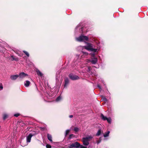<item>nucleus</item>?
I'll return each mask as SVG.
<instances>
[{
	"instance_id": "0eeeda50",
	"label": "nucleus",
	"mask_w": 148,
	"mask_h": 148,
	"mask_svg": "<svg viewBox=\"0 0 148 148\" xmlns=\"http://www.w3.org/2000/svg\"><path fill=\"white\" fill-rule=\"evenodd\" d=\"M69 76L70 79L73 80L78 79H79V77L77 76L72 74H70Z\"/></svg>"
},
{
	"instance_id": "423d86ee",
	"label": "nucleus",
	"mask_w": 148,
	"mask_h": 148,
	"mask_svg": "<svg viewBox=\"0 0 148 148\" xmlns=\"http://www.w3.org/2000/svg\"><path fill=\"white\" fill-rule=\"evenodd\" d=\"M97 58L95 57H94V58H92L90 60H88L87 61H90L91 62L92 64H95L97 62Z\"/></svg>"
},
{
	"instance_id": "1a4fd4ad",
	"label": "nucleus",
	"mask_w": 148,
	"mask_h": 148,
	"mask_svg": "<svg viewBox=\"0 0 148 148\" xmlns=\"http://www.w3.org/2000/svg\"><path fill=\"white\" fill-rule=\"evenodd\" d=\"M33 136V135L31 134H30L27 137V143H29L30 142L31 138Z\"/></svg>"
},
{
	"instance_id": "c756f323",
	"label": "nucleus",
	"mask_w": 148,
	"mask_h": 148,
	"mask_svg": "<svg viewBox=\"0 0 148 148\" xmlns=\"http://www.w3.org/2000/svg\"><path fill=\"white\" fill-rule=\"evenodd\" d=\"M90 54L91 55V56L93 57V58H94V57H95L94 56H95V53H90Z\"/></svg>"
},
{
	"instance_id": "f3484780",
	"label": "nucleus",
	"mask_w": 148,
	"mask_h": 148,
	"mask_svg": "<svg viewBox=\"0 0 148 148\" xmlns=\"http://www.w3.org/2000/svg\"><path fill=\"white\" fill-rule=\"evenodd\" d=\"M101 133V130H99L98 131V132H97L96 135L97 136H99L100 135Z\"/></svg>"
},
{
	"instance_id": "2eb2a0df",
	"label": "nucleus",
	"mask_w": 148,
	"mask_h": 148,
	"mask_svg": "<svg viewBox=\"0 0 148 148\" xmlns=\"http://www.w3.org/2000/svg\"><path fill=\"white\" fill-rule=\"evenodd\" d=\"M8 115L6 114L5 113L3 114V118L4 120H5L8 118Z\"/></svg>"
},
{
	"instance_id": "dca6fc26",
	"label": "nucleus",
	"mask_w": 148,
	"mask_h": 148,
	"mask_svg": "<svg viewBox=\"0 0 148 148\" xmlns=\"http://www.w3.org/2000/svg\"><path fill=\"white\" fill-rule=\"evenodd\" d=\"M110 132L109 131L107 132L105 134L103 135L104 137H106L108 136H109Z\"/></svg>"
},
{
	"instance_id": "c85d7f7f",
	"label": "nucleus",
	"mask_w": 148,
	"mask_h": 148,
	"mask_svg": "<svg viewBox=\"0 0 148 148\" xmlns=\"http://www.w3.org/2000/svg\"><path fill=\"white\" fill-rule=\"evenodd\" d=\"M74 136V135L73 134H71L69 136V138H71L73 136Z\"/></svg>"
},
{
	"instance_id": "bb28decb",
	"label": "nucleus",
	"mask_w": 148,
	"mask_h": 148,
	"mask_svg": "<svg viewBox=\"0 0 148 148\" xmlns=\"http://www.w3.org/2000/svg\"><path fill=\"white\" fill-rule=\"evenodd\" d=\"M19 115V114L18 113L15 114L14 115V116L16 117H18Z\"/></svg>"
},
{
	"instance_id": "2f4dec72",
	"label": "nucleus",
	"mask_w": 148,
	"mask_h": 148,
	"mask_svg": "<svg viewBox=\"0 0 148 148\" xmlns=\"http://www.w3.org/2000/svg\"><path fill=\"white\" fill-rule=\"evenodd\" d=\"M88 71H89L90 70V69H91V67L90 66H88Z\"/></svg>"
},
{
	"instance_id": "a211bd4d",
	"label": "nucleus",
	"mask_w": 148,
	"mask_h": 148,
	"mask_svg": "<svg viewBox=\"0 0 148 148\" xmlns=\"http://www.w3.org/2000/svg\"><path fill=\"white\" fill-rule=\"evenodd\" d=\"M23 51L27 57L29 56V54L28 52L25 51Z\"/></svg>"
},
{
	"instance_id": "b1692460",
	"label": "nucleus",
	"mask_w": 148,
	"mask_h": 148,
	"mask_svg": "<svg viewBox=\"0 0 148 148\" xmlns=\"http://www.w3.org/2000/svg\"><path fill=\"white\" fill-rule=\"evenodd\" d=\"M101 138H99V140L98 141H97V144H99V143H100L101 142Z\"/></svg>"
},
{
	"instance_id": "6e6552de",
	"label": "nucleus",
	"mask_w": 148,
	"mask_h": 148,
	"mask_svg": "<svg viewBox=\"0 0 148 148\" xmlns=\"http://www.w3.org/2000/svg\"><path fill=\"white\" fill-rule=\"evenodd\" d=\"M27 76H28V75L27 74L25 73L24 72H22L19 74L18 75V77L20 79H22Z\"/></svg>"
},
{
	"instance_id": "4be33fe9",
	"label": "nucleus",
	"mask_w": 148,
	"mask_h": 148,
	"mask_svg": "<svg viewBox=\"0 0 148 148\" xmlns=\"http://www.w3.org/2000/svg\"><path fill=\"white\" fill-rule=\"evenodd\" d=\"M11 57L12 59V60H16V61H17V60H18V59L17 58H14V56H12V55L11 56Z\"/></svg>"
},
{
	"instance_id": "39448f33",
	"label": "nucleus",
	"mask_w": 148,
	"mask_h": 148,
	"mask_svg": "<svg viewBox=\"0 0 148 148\" xmlns=\"http://www.w3.org/2000/svg\"><path fill=\"white\" fill-rule=\"evenodd\" d=\"M101 119L103 120H106L107 122L109 123H111V119L110 118H107L106 116H105L103 114H101Z\"/></svg>"
},
{
	"instance_id": "9d476101",
	"label": "nucleus",
	"mask_w": 148,
	"mask_h": 148,
	"mask_svg": "<svg viewBox=\"0 0 148 148\" xmlns=\"http://www.w3.org/2000/svg\"><path fill=\"white\" fill-rule=\"evenodd\" d=\"M18 77V75H12L10 76V79L12 80H16Z\"/></svg>"
},
{
	"instance_id": "cd10ccee",
	"label": "nucleus",
	"mask_w": 148,
	"mask_h": 148,
	"mask_svg": "<svg viewBox=\"0 0 148 148\" xmlns=\"http://www.w3.org/2000/svg\"><path fill=\"white\" fill-rule=\"evenodd\" d=\"M102 98L103 100V101H107V99L106 98H105V97H102Z\"/></svg>"
},
{
	"instance_id": "f257e3e1",
	"label": "nucleus",
	"mask_w": 148,
	"mask_h": 148,
	"mask_svg": "<svg viewBox=\"0 0 148 148\" xmlns=\"http://www.w3.org/2000/svg\"><path fill=\"white\" fill-rule=\"evenodd\" d=\"M93 138V136L91 135H87L83 138L82 140L83 144L86 146L88 145L89 144V141L91 140Z\"/></svg>"
},
{
	"instance_id": "4468645a",
	"label": "nucleus",
	"mask_w": 148,
	"mask_h": 148,
	"mask_svg": "<svg viewBox=\"0 0 148 148\" xmlns=\"http://www.w3.org/2000/svg\"><path fill=\"white\" fill-rule=\"evenodd\" d=\"M47 138L51 142H52V136L51 135L48 134H47Z\"/></svg>"
},
{
	"instance_id": "6ab92c4d",
	"label": "nucleus",
	"mask_w": 148,
	"mask_h": 148,
	"mask_svg": "<svg viewBox=\"0 0 148 148\" xmlns=\"http://www.w3.org/2000/svg\"><path fill=\"white\" fill-rule=\"evenodd\" d=\"M83 53V55H82V56L83 57L84 56H86L88 55V53L86 52H82Z\"/></svg>"
},
{
	"instance_id": "f03ea898",
	"label": "nucleus",
	"mask_w": 148,
	"mask_h": 148,
	"mask_svg": "<svg viewBox=\"0 0 148 148\" xmlns=\"http://www.w3.org/2000/svg\"><path fill=\"white\" fill-rule=\"evenodd\" d=\"M76 40L78 41L84 42H86L88 41V38L87 36L81 35L78 37L76 38Z\"/></svg>"
},
{
	"instance_id": "412c9836",
	"label": "nucleus",
	"mask_w": 148,
	"mask_h": 148,
	"mask_svg": "<svg viewBox=\"0 0 148 148\" xmlns=\"http://www.w3.org/2000/svg\"><path fill=\"white\" fill-rule=\"evenodd\" d=\"M70 131V130H67L65 132V135H67L68 133H69V132Z\"/></svg>"
},
{
	"instance_id": "7ed1b4c3",
	"label": "nucleus",
	"mask_w": 148,
	"mask_h": 148,
	"mask_svg": "<svg viewBox=\"0 0 148 148\" xmlns=\"http://www.w3.org/2000/svg\"><path fill=\"white\" fill-rule=\"evenodd\" d=\"M87 45L84 47L85 49L88 50V51H93L94 52L97 51V49H96L93 48V47L92 45L90 43H88Z\"/></svg>"
},
{
	"instance_id": "a878e982",
	"label": "nucleus",
	"mask_w": 148,
	"mask_h": 148,
	"mask_svg": "<svg viewBox=\"0 0 148 148\" xmlns=\"http://www.w3.org/2000/svg\"><path fill=\"white\" fill-rule=\"evenodd\" d=\"M79 148H87V147L84 146L82 145H80L79 146Z\"/></svg>"
},
{
	"instance_id": "72a5a7b5",
	"label": "nucleus",
	"mask_w": 148,
	"mask_h": 148,
	"mask_svg": "<svg viewBox=\"0 0 148 148\" xmlns=\"http://www.w3.org/2000/svg\"><path fill=\"white\" fill-rule=\"evenodd\" d=\"M69 117L70 118H72L73 117V116L72 115H70L69 116Z\"/></svg>"
},
{
	"instance_id": "7c9ffc66",
	"label": "nucleus",
	"mask_w": 148,
	"mask_h": 148,
	"mask_svg": "<svg viewBox=\"0 0 148 148\" xmlns=\"http://www.w3.org/2000/svg\"><path fill=\"white\" fill-rule=\"evenodd\" d=\"M3 86H2V84H0V88L2 90L3 89Z\"/></svg>"
},
{
	"instance_id": "5701e85b",
	"label": "nucleus",
	"mask_w": 148,
	"mask_h": 148,
	"mask_svg": "<svg viewBox=\"0 0 148 148\" xmlns=\"http://www.w3.org/2000/svg\"><path fill=\"white\" fill-rule=\"evenodd\" d=\"M79 130V128L77 127H75L74 128V130L75 132H78Z\"/></svg>"
},
{
	"instance_id": "20e7f679",
	"label": "nucleus",
	"mask_w": 148,
	"mask_h": 148,
	"mask_svg": "<svg viewBox=\"0 0 148 148\" xmlns=\"http://www.w3.org/2000/svg\"><path fill=\"white\" fill-rule=\"evenodd\" d=\"M80 144L77 142L72 144L69 146V148H77L80 146Z\"/></svg>"
},
{
	"instance_id": "393cba45",
	"label": "nucleus",
	"mask_w": 148,
	"mask_h": 148,
	"mask_svg": "<svg viewBox=\"0 0 148 148\" xmlns=\"http://www.w3.org/2000/svg\"><path fill=\"white\" fill-rule=\"evenodd\" d=\"M46 147L47 148H51V146L50 145H46Z\"/></svg>"
},
{
	"instance_id": "ddd939ff",
	"label": "nucleus",
	"mask_w": 148,
	"mask_h": 148,
	"mask_svg": "<svg viewBox=\"0 0 148 148\" xmlns=\"http://www.w3.org/2000/svg\"><path fill=\"white\" fill-rule=\"evenodd\" d=\"M30 83V82L28 80H27L25 82L24 85L26 87H28Z\"/></svg>"
},
{
	"instance_id": "aec40b11",
	"label": "nucleus",
	"mask_w": 148,
	"mask_h": 148,
	"mask_svg": "<svg viewBox=\"0 0 148 148\" xmlns=\"http://www.w3.org/2000/svg\"><path fill=\"white\" fill-rule=\"evenodd\" d=\"M61 97L60 96H59L57 98L56 101H58L61 100Z\"/></svg>"
},
{
	"instance_id": "9b49d317",
	"label": "nucleus",
	"mask_w": 148,
	"mask_h": 148,
	"mask_svg": "<svg viewBox=\"0 0 148 148\" xmlns=\"http://www.w3.org/2000/svg\"><path fill=\"white\" fill-rule=\"evenodd\" d=\"M36 72L37 74L39 76H40L41 77H42L43 75V74L38 69H37L36 70Z\"/></svg>"
},
{
	"instance_id": "f8f14e48",
	"label": "nucleus",
	"mask_w": 148,
	"mask_h": 148,
	"mask_svg": "<svg viewBox=\"0 0 148 148\" xmlns=\"http://www.w3.org/2000/svg\"><path fill=\"white\" fill-rule=\"evenodd\" d=\"M69 83V80L68 78H66L65 79L64 86L66 87Z\"/></svg>"
},
{
	"instance_id": "473e14b6",
	"label": "nucleus",
	"mask_w": 148,
	"mask_h": 148,
	"mask_svg": "<svg viewBox=\"0 0 148 148\" xmlns=\"http://www.w3.org/2000/svg\"><path fill=\"white\" fill-rule=\"evenodd\" d=\"M97 87L100 89H101V86H100V85H97Z\"/></svg>"
}]
</instances>
